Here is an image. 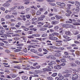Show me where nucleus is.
I'll return each mask as SVG.
<instances>
[{"mask_svg":"<svg viewBox=\"0 0 80 80\" xmlns=\"http://www.w3.org/2000/svg\"><path fill=\"white\" fill-rule=\"evenodd\" d=\"M18 14V13H17V12L12 13V15H17Z\"/></svg>","mask_w":80,"mask_h":80,"instance_id":"nucleus-50","label":"nucleus"},{"mask_svg":"<svg viewBox=\"0 0 80 80\" xmlns=\"http://www.w3.org/2000/svg\"><path fill=\"white\" fill-rule=\"evenodd\" d=\"M26 17L27 18H28V19H29L30 18V16L29 15H27L26 16Z\"/></svg>","mask_w":80,"mask_h":80,"instance_id":"nucleus-52","label":"nucleus"},{"mask_svg":"<svg viewBox=\"0 0 80 80\" xmlns=\"http://www.w3.org/2000/svg\"><path fill=\"white\" fill-rule=\"evenodd\" d=\"M65 34H67V35H69L70 34V32L69 31L66 32L65 33Z\"/></svg>","mask_w":80,"mask_h":80,"instance_id":"nucleus-33","label":"nucleus"},{"mask_svg":"<svg viewBox=\"0 0 80 80\" xmlns=\"http://www.w3.org/2000/svg\"><path fill=\"white\" fill-rule=\"evenodd\" d=\"M29 3H30V2L28 1L25 2H24V4H25V5H28Z\"/></svg>","mask_w":80,"mask_h":80,"instance_id":"nucleus-40","label":"nucleus"},{"mask_svg":"<svg viewBox=\"0 0 80 80\" xmlns=\"http://www.w3.org/2000/svg\"><path fill=\"white\" fill-rule=\"evenodd\" d=\"M45 17V16L44 15H42L41 16V18H38V20H43V18Z\"/></svg>","mask_w":80,"mask_h":80,"instance_id":"nucleus-6","label":"nucleus"},{"mask_svg":"<svg viewBox=\"0 0 80 80\" xmlns=\"http://www.w3.org/2000/svg\"><path fill=\"white\" fill-rule=\"evenodd\" d=\"M61 4L62 3H61V2H57V5H59V6H61Z\"/></svg>","mask_w":80,"mask_h":80,"instance_id":"nucleus-51","label":"nucleus"},{"mask_svg":"<svg viewBox=\"0 0 80 80\" xmlns=\"http://www.w3.org/2000/svg\"><path fill=\"white\" fill-rule=\"evenodd\" d=\"M48 58H52V59H56V58L53 56L50 55L48 57Z\"/></svg>","mask_w":80,"mask_h":80,"instance_id":"nucleus-8","label":"nucleus"},{"mask_svg":"<svg viewBox=\"0 0 80 80\" xmlns=\"http://www.w3.org/2000/svg\"><path fill=\"white\" fill-rule=\"evenodd\" d=\"M67 6L68 7V9H70V7H71V4H67Z\"/></svg>","mask_w":80,"mask_h":80,"instance_id":"nucleus-49","label":"nucleus"},{"mask_svg":"<svg viewBox=\"0 0 80 80\" xmlns=\"http://www.w3.org/2000/svg\"><path fill=\"white\" fill-rule=\"evenodd\" d=\"M55 44L57 46H60V45H62V41H56Z\"/></svg>","mask_w":80,"mask_h":80,"instance_id":"nucleus-2","label":"nucleus"},{"mask_svg":"<svg viewBox=\"0 0 80 80\" xmlns=\"http://www.w3.org/2000/svg\"><path fill=\"white\" fill-rule=\"evenodd\" d=\"M78 75H74L73 76L72 78V80H77V79H78Z\"/></svg>","mask_w":80,"mask_h":80,"instance_id":"nucleus-4","label":"nucleus"},{"mask_svg":"<svg viewBox=\"0 0 80 80\" xmlns=\"http://www.w3.org/2000/svg\"><path fill=\"white\" fill-rule=\"evenodd\" d=\"M22 27L23 28V30H24V31H28V30H29V28H27L24 26H22Z\"/></svg>","mask_w":80,"mask_h":80,"instance_id":"nucleus-7","label":"nucleus"},{"mask_svg":"<svg viewBox=\"0 0 80 80\" xmlns=\"http://www.w3.org/2000/svg\"><path fill=\"white\" fill-rule=\"evenodd\" d=\"M50 66H49L48 67V69H50V70H51V69H53V67L51 66V65H49Z\"/></svg>","mask_w":80,"mask_h":80,"instance_id":"nucleus-28","label":"nucleus"},{"mask_svg":"<svg viewBox=\"0 0 80 80\" xmlns=\"http://www.w3.org/2000/svg\"><path fill=\"white\" fill-rule=\"evenodd\" d=\"M43 27H44V28H47L48 27V24H45V25H44Z\"/></svg>","mask_w":80,"mask_h":80,"instance_id":"nucleus-54","label":"nucleus"},{"mask_svg":"<svg viewBox=\"0 0 80 80\" xmlns=\"http://www.w3.org/2000/svg\"><path fill=\"white\" fill-rule=\"evenodd\" d=\"M54 14L52 13H50L49 14L48 16L49 17H52V16Z\"/></svg>","mask_w":80,"mask_h":80,"instance_id":"nucleus-58","label":"nucleus"},{"mask_svg":"<svg viewBox=\"0 0 80 80\" xmlns=\"http://www.w3.org/2000/svg\"><path fill=\"white\" fill-rule=\"evenodd\" d=\"M10 4L9 3L8 4H6L5 3L3 5V7H8L9 6H10Z\"/></svg>","mask_w":80,"mask_h":80,"instance_id":"nucleus-14","label":"nucleus"},{"mask_svg":"<svg viewBox=\"0 0 80 80\" xmlns=\"http://www.w3.org/2000/svg\"><path fill=\"white\" fill-rule=\"evenodd\" d=\"M0 9L1 10H2L3 11H5V9L3 7H1Z\"/></svg>","mask_w":80,"mask_h":80,"instance_id":"nucleus-41","label":"nucleus"},{"mask_svg":"<svg viewBox=\"0 0 80 80\" xmlns=\"http://www.w3.org/2000/svg\"><path fill=\"white\" fill-rule=\"evenodd\" d=\"M60 60L62 62H65V59L63 58H62Z\"/></svg>","mask_w":80,"mask_h":80,"instance_id":"nucleus-29","label":"nucleus"},{"mask_svg":"<svg viewBox=\"0 0 80 80\" xmlns=\"http://www.w3.org/2000/svg\"><path fill=\"white\" fill-rule=\"evenodd\" d=\"M22 78L23 80H27L28 79V78L25 76H22Z\"/></svg>","mask_w":80,"mask_h":80,"instance_id":"nucleus-24","label":"nucleus"},{"mask_svg":"<svg viewBox=\"0 0 80 80\" xmlns=\"http://www.w3.org/2000/svg\"><path fill=\"white\" fill-rule=\"evenodd\" d=\"M41 13H42L41 12H40V11H38L37 12V15H41Z\"/></svg>","mask_w":80,"mask_h":80,"instance_id":"nucleus-23","label":"nucleus"},{"mask_svg":"<svg viewBox=\"0 0 80 80\" xmlns=\"http://www.w3.org/2000/svg\"><path fill=\"white\" fill-rule=\"evenodd\" d=\"M54 68L55 69L58 70V69H61L62 68V67H61L60 66L57 65V66H54Z\"/></svg>","mask_w":80,"mask_h":80,"instance_id":"nucleus-5","label":"nucleus"},{"mask_svg":"<svg viewBox=\"0 0 80 80\" xmlns=\"http://www.w3.org/2000/svg\"><path fill=\"white\" fill-rule=\"evenodd\" d=\"M43 70L44 72H49V71H51V69H48L47 68H44L43 69Z\"/></svg>","mask_w":80,"mask_h":80,"instance_id":"nucleus-10","label":"nucleus"},{"mask_svg":"<svg viewBox=\"0 0 80 80\" xmlns=\"http://www.w3.org/2000/svg\"><path fill=\"white\" fill-rule=\"evenodd\" d=\"M38 65V64L37 63H35L33 64V66L35 67V66H36V65Z\"/></svg>","mask_w":80,"mask_h":80,"instance_id":"nucleus-63","label":"nucleus"},{"mask_svg":"<svg viewBox=\"0 0 80 80\" xmlns=\"http://www.w3.org/2000/svg\"><path fill=\"white\" fill-rule=\"evenodd\" d=\"M32 35L33 37H39L40 36V34H32Z\"/></svg>","mask_w":80,"mask_h":80,"instance_id":"nucleus-19","label":"nucleus"},{"mask_svg":"<svg viewBox=\"0 0 80 80\" xmlns=\"http://www.w3.org/2000/svg\"><path fill=\"white\" fill-rule=\"evenodd\" d=\"M79 4H80V3H79V2H77L76 3V5H79Z\"/></svg>","mask_w":80,"mask_h":80,"instance_id":"nucleus-57","label":"nucleus"},{"mask_svg":"<svg viewBox=\"0 0 80 80\" xmlns=\"http://www.w3.org/2000/svg\"><path fill=\"white\" fill-rule=\"evenodd\" d=\"M69 3H71V4H75V2H73L68 1Z\"/></svg>","mask_w":80,"mask_h":80,"instance_id":"nucleus-45","label":"nucleus"},{"mask_svg":"<svg viewBox=\"0 0 80 80\" xmlns=\"http://www.w3.org/2000/svg\"><path fill=\"white\" fill-rule=\"evenodd\" d=\"M22 30H18L15 31V33H19V32H21Z\"/></svg>","mask_w":80,"mask_h":80,"instance_id":"nucleus-38","label":"nucleus"},{"mask_svg":"<svg viewBox=\"0 0 80 80\" xmlns=\"http://www.w3.org/2000/svg\"><path fill=\"white\" fill-rule=\"evenodd\" d=\"M32 47H33V46L32 45H29L27 47V48H32Z\"/></svg>","mask_w":80,"mask_h":80,"instance_id":"nucleus-47","label":"nucleus"},{"mask_svg":"<svg viewBox=\"0 0 80 80\" xmlns=\"http://www.w3.org/2000/svg\"><path fill=\"white\" fill-rule=\"evenodd\" d=\"M68 27L69 28H72V25L70 24H68Z\"/></svg>","mask_w":80,"mask_h":80,"instance_id":"nucleus-53","label":"nucleus"},{"mask_svg":"<svg viewBox=\"0 0 80 80\" xmlns=\"http://www.w3.org/2000/svg\"><path fill=\"white\" fill-rule=\"evenodd\" d=\"M67 12L70 14H71V13H72V12H71L70 11H67Z\"/></svg>","mask_w":80,"mask_h":80,"instance_id":"nucleus-56","label":"nucleus"},{"mask_svg":"<svg viewBox=\"0 0 80 80\" xmlns=\"http://www.w3.org/2000/svg\"><path fill=\"white\" fill-rule=\"evenodd\" d=\"M24 7L23 6H18V9H23Z\"/></svg>","mask_w":80,"mask_h":80,"instance_id":"nucleus-27","label":"nucleus"},{"mask_svg":"<svg viewBox=\"0 0 80 80\" xmlns=\"http://www.w3.org/2000/svg\"><path fill=\"white\" fill-rule=\"evenodd\" d=\"M55 17H56V18L57 19H61V18H62V17L61 16H58V15H56Z\"/></svg>","mask_w":80,"mask_h":80,"instance_id":"nucleus-17","label":"nucleus"},{"mask_svg":"<svg viewBox=\"0 0 80 80\" xmlns=\"http://www.w3.org/2000/svg\"><path fill=\"white\" fill-rule=\"evenodd\" d=\"M70 65L71 67H76L77 64L74 62H72L70 63Z\"/></svg>","mask_w":80,"mask_h":80,"instance_id":"nucleus-11","label":"nucleus"},{"mask_svg":"<svg viewBox=\"0 0 80 80\" xmlns=\"http://www.w3.org/2000/svg\"><path fill=\"white\" fill-rule=\"evenodd\" d=\"M14 68H18V69H20V67L19 66H14Z\"/></svg>","mask_w":80,"mask_h":80,"instance_id":"nucleus-36","label":"nucleus"},{"mask_svg":"<svg viewBox=\"0 0 80 80\" xmlns=\"http://www.w3.org/2000/svg\"><path fill=\"white\" fill-rule=\"evenodd\" d=\"M70 74H67L65 75L64 77H70Z\"/></svg>","mask_w":80,"mask_h":80,"instance_id":"nucleus-42","label":"nucleus"},{"mask_svg":"<svg viewBox=\"0 0 80 80\" xmlns=\"http://www.w3.org/2000/svg\"><path fill=\"white\" fill-rule=\"evenodd\" d=\"M58 21H54L52 22V24L53 25H56V24H58Z\"/></svg>","mask_w":80,"mask_h":80,"instance_id":"nucleus-9","label":"nucleus"},{"mask_svg":"<svg viewBox=\"0 0 80 80\" xmlns=\"http://www.w3.org/2000/svg\"><path fill=\"white\" fill-rule=\"evenodd\" d=\"M57 75V73H54L52 75V77H56V76Z\"/></svg>","mask_w":80,"mask_h":80,"instance_id":"nucleus-30","label":"nucleus"},{"mask_svg":"<svg viewBox=\"0 0 80 80\" xmlns=\"http://www.w3.org/2000/svg\"><path fill=\"white\" fill-rule=\"evenodd\" d=\"M60 55H61V53H59V52H57V53H55L54 56H55V57H60Z\"/></svg>","mask_w":80,"mask_h":80,"instance_id":"nucleus-13","label":"nucleus"},{"mask_svg":"<svg viewBox=\"0 0 80 80\" xmlns=\"http://www.w3.org/2000/svg\"><path fill=\"white\" fill-rule=\"evenodd\" d=\"M76 53L77 55H79L80 52H79V51H77Z\"/></svg>","mask_w":80,"mask_h":80,"instance_id":"nucleus-46","label":"nucleus"},{"mask_svg":"<svg viewBox=\"0 0 80 80\" xmlns=\"http://www.w3.org/2000/svg\"><path fill=\"white\" fill-rule=\"evenodd\" d=\"M47 79L48 80H53V79L52 78V77H48L47 78Z\"/></svg>","mask_w":80,"mask_h":80,"instance_id":"nucleus-43","label":"nucleus"},{"mask_svg":"<svg viewBox=\"0 0 80 80\" xmlns=\"http://www.w3.org/2000/svg\"><path fill=\"white\" fill-rule=\"evenodd\" d=\"M28 33H29V34H32L33 33V32L32 31H28Z\"/></svg>","mask_w":80,"mask_h":80,"instance_id":"nucleus-44","label":"nucleus"},{"mask_svg":"<svg viewBox=\"0 0 80 80\" xmlns=\"http://www.w3.org/2000/svg\"><path fill=\"white\" fill-rule=\"evenodd\" d=\"M64 78V77H63V76H60V77H59V78L58 79V80H63Z\"/></svg>","mask_w":80,"mask_h":80,"instance_id":"nucleus-22","label":"nucleus"},{"mask_svg":"<svg viewBox=\"0 0 80 80\" xmlns=\"http://www.w3.org/2000/svg\"><path fill=\"white\" fill-rule=\"evenodd\" d=\"M30 30H33L34 31H36L37 30V29L33 28V29H30Z\"/></svg>","mask_w":80,"mask_h":80,"instance_id":"nucleus-61","label":"nucleus"},{"mask_svg":"<svg viewBox=\"0 0 80 80\" xmlns=\"http://www.w3.org/2000/svg\"><path fill=\"white\" fill-rule=\"evenodd\" d=\"M75 63L78 65H80V62L79 61H75Z\"/></svg>","mask_w":80,"mask_h":80,"instance_id":"nucleus-32","label":"nucleus"},{"mask_svg":"<svg viewBox=\"0 0 80 80\" xmlns=\"http://www.w3.org/2000/svg\"><path fill=\"white\" fill-rule=\"evenodd\" d=\"M65 4L64 3L62 2L61 3V4L60 8H63L65 7Z\"/></svg>","mask_w":80,"mask_h":80,"instance_id":"nucleus-12","label":"nucleus"},{"mask_svg":"<svg viewBox=\"0 0 80 80\" xmlns=\"http://www.w3.org/2000/svg\"><path fill=\"white\" fill-rule=\"evenodd\" d=\"M50 48H51L53 49H58V47H55L54 46H51L50 47Z\"/></svg>","mask_w":80,"mask_h":80,"instance_id":"nucleus-26","label":"nucleus"},{"mask_svg":"<svg viewBox=\"0 0 80 80\" xmlns=\"http://www.w3.org/2000/svg\"><path fill=\"white\" fill-rule=\"evenodd\" d=\"M28 38H34V37L32 36H29L28 37Z\"/></svg>","mask_w":80,"mask_h":80,"instance_id":"nucleus-39","label":"nucleus"},{"mask_svg":"<svg viewBox=\"0 0 80 80\" xmlns=\"http://www.w3.org/2000/svg\"><path fill=\"white\" fill-rule=\"evenodd\" d=\"M10 76H11V75H7L6 76V78H11V77H10Z\"/></svg>","mask_w":80,"mask_h":80,"instance_id":"nucleus-37","label":"nucleus"},{"mask_svg":"<svg viewBox=\"0 0 80 80\" xmlns=\"http://www.w3.org/2000/svg\"><path fill=\"white\" fill-rule=\"evenodd\" d=\"M69 20H70L71 22H76V20H75L74 19H69Z\"/></svg>","mask_w":80,"mask_h":80,"instance_id":"nucleus-35","label":"nucleus"},{"mask_svg":"<svg viewBox=\"0 0 80 80\" xmlns=\"http://www.w3.org/2000/svg\"><path fill=\"white\" fill-rule=\"evenodd\" d=\"M10 75H11V76H12V78H15V77H17V75H15V74L13 75L12 74H10Z\"/></svg>","mask_w":80,"mask_h":80,"instance_id":"nucleus-31","label":"nucleus"},{"mask_svg":"<svg viewBox=\"0 0 80 80\" xmlns=\"http://www.w3.org/2000/svg\"><path fill=\"white\" fill-rule=\"evenodd\" d=\"M74 43H77V44H79V43H80V42H79L78 41H74Z\"/></svg>","mask_w":80,"mask_h":80,"instance_id":"nucleus-60","label":"nucleus"},{"mask_svg":"<svg viewBox=\"0 0 80 80\" xmlns=\"http://www.w3.org/2000/svg\"><path fill=\"white\" fill-rule=\"evenodd\" d=\"M39 30L40 31H44L47 30V28H45L43 27H41L40 28Z\"/></svg>","mask_w":80,"mask_h":80,"instance_id":"nucleus-15","label":"nucleus"},{"mask_svg":"<svg viewBox=\"0 0 80 80\" xmlns=\"http://www.w3.org/2000/svg\"><path fill=\"white\" fill-rule=\"evenodd\" d=\"M51 63H49L48 64V65H52V64H56V63L55 62H51Z\"/></svg>","mask_w":80,"mask_h":80,"instance_id":"nucleus-21","label":"nucleus"},{"mask_svg":"<svg viewBox=\"0 0 80 80\" xmlns=\"http://www.w3.org/2000/svg\"><path fill=\"white\" fill-rule=\"evenodd\" d=\"M4 45V44L2 42H0V46H3Z\"/></svg>","mask_w":80,"mask_h":80,"instance_id":"nucleus-55","label":"nucleus"},{"mask_svg":"<svg viewBox=\"0 0 80 80\" xmlns=\"http://www.w3.org/2000/svg\"><path fill=\"white\" fill-rule=\"evenodd\" d=\"M5 18H11V16L8 15L5 17Z\"/></svg>","mask_w":80,"mask_h":80,"instance_id":"nucleus-25","label":"nucleus"},{"mask_svg":"<svg viewBox=\"0 0 80 80\" xmlns=\"http://www.w3.org/2000/svg\"><path fill=\"white\" fill-rule=\"evenodd\" d=\"M69 72H70V70H67L63 72V73H69Z\"/></svg>","mask_w":80,"mask_h":80,"instance_id":"nucleus-20","label":"nucleus"},{"mask_svg":"<svg viewBox=\"0 0 80 80\" xmlns=\"http://www.w3.org/2000/svg\"><path fill=\"white\" fill-rule=\"evenodd\" d=\"M32 41V42H37L38 41H37V40H31Z\"/></svg>","mask_w":80,"mask_h":80,"instance_id":"nucleus-59","label":"nucleus"},{"mask_svg":"<svg viewBox=\"0 0 80 80\" xmlns=\"http://www.w3.org/2000/svg\"><path fill=\"white\" fill-rule=\"evenodd\" d=\"M7 34L5 35L2 36H1V37H2V38H7V36L8 37H11V35H10V33L8 32L6 33Z\"/></svg>","mask_w":80,"mask_h":80,"instance_id":"nucleus-3","label":"nucleus"},{"mask_svg":"<svg viewBox=\"0 0 80 80\" xmlns=\"http://www.w3.org/2000/svg\"><path fill=\"white\" fill-rule=\"evenodd\" d=\"M20 51H21V49H17L15 50V52H20Z\"/></svg>","mask_w":80,"mask_h":80,"instance_id":"nucleus-34","label":"nucleus"},{"mask_svg":"<svg viewBox=\"0 0 80 80\" xmlns=\"http://www.w3.org/2000/svg\"><path fill=\"white\" fill-rule=\"evenodd\" d=\"M63 37V38H64L66 39H63V41H64V42H67V41H69V40H70V39H70V38L68 37H67V36L64 35Z\"/></svg>","mask_w":80,"mask_h":80,"instance_id":"nucleus-1","label":"nucleus"},{"mask_svg":"<svg viewBox=\"0 0 80 80\" xmlns=\"http://www.w3.org/2000/svg\"><path fill=\"white\" fill-rule=\"evenodd\" d=\"M61 25H62L63 27H65V26H66V25L63 23H61Z\"/></svg>","mask_w":80,"mask_h":80,"instance_id":"nucleus-62","label":"nucleus"},{"mask_svg":"<svg viewBox=\"0 0 80 80\" xmlns=\"http://www.w3.org/2000/svg\"><path fill=\"white\" fill-rule=\"evenodd\" d=\"M54 35H59V34L57 32H54L51 35V36H52V37H53Z\"/></svg>","mask_w":80,"mask_h":80,"instance_id":"nucleus-18","label":"nucleus"},{"mask_svg":"<svg viewBox=\"0 0 80 80\" xmlns=\"http://www.w3.org/2000/svg\"><path fill=\"white\" fill-rule=\"evenodd\" d=\"M75 59L74 58H69L70 60H72V61H75Z\"/></svg>","mask_w":80,"mask_h":80,"instance_id":"nucleus-48","label":"nucleus"},{"mask_svg":"<svg viewBox=\"0 0 80 80\" xmlns=\"http://www.w3.org/2000/svg\"><path fill=\"white\" fill-rule=\"evenodd\" d=\"M29 73H30V74H34V73H34L33 72H32L30 71H29Z\"/></svg>","mask_w":80,"mask_h":80,"instance_id":"nucleus-64","label":"nucleus"},{"mask_svg":"<svg viewBox=\"0 0 80 80\" xmlns=\"http://www.w3.org/2000/svg\"><path fill=\"white\" fill-rule=\"evenodd\" d=\"M50 38L51 40H58L57 38L55 37Z\"/></svg>","mask_w":80,"mask_h":80,"instance_id":"nucleus-16","label":"nucleus"}]
</instances>
